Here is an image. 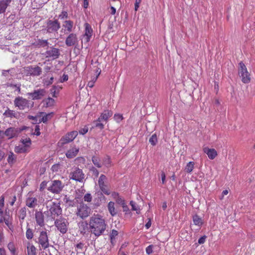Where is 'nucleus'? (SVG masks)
Listing matches in <instances>:
<instances>
[{
	"instance_id": "nucleus-1",
	"label": "nucleus",
	"mask_w": 255,
	"mask_h": 255,
	"mask_svg": "<svg viewBox=\"0 0 255 255\" xmlns=\"http://www.w3.org/2000/svg\"><path fill=\"white\" fill-rule=\"evenodd\" d=\"M89 226L91 234L98 237L104 234L107 224L103 216L99 214H94L90 219Z\"/></svg>"
},
{
	"instance_id": "nucleus-2",
	"label": "nucleus",
	"mask_w": 255,
	"mask_h": 255,
	"mask_svg": "<svg viewBox=\"0 0 255 255\" xmlns=\"http://www.w3.org/2000/svg\"><path fill=\"white\" fill-rule=\"evenodd\" d=\"M238 74L241 78L243 83L248 84L251 82V74L248 72L246 66L242 61L239 63Z\"/></svg>"
},
{
	"instance_id": "nucleus-3",
	"label": "nucleus",
	"mask_w": 255,
	"mask_h": 255,
	"mask_svg": "<svg viewBox=\"0 0 255 255\" xmlns=\"http://www.w3.org/2000/svg\"><path fill=\"white\" fill-rule=\"evenodd\" d=\"M91 211V208L82 201L80 203V205L77 208L76 215L82 219H84L90 215Z\"/></svg>"
},
{
	"instance_id": "nucleus-4",
	"label": "nucleus",
	"mask_w": 255,
	"mask_h": 255,
	"mask_svg": "<svg viewBox=\"0 0 255 255\" xmlns=\"http://www.w3.org/2000/svg\"><path fill=\"white\" fill-rule=\"evenodd\" d=\"M54 224L57 230L62 234H64L67 232L69 222L66 219L60 217L59 219H57L55 220Z\"/></svg>"
},
{
	"instance_id": "nucleus-5",
	"label": "nucleus",
	"mask_w": 255,
	"mask_h": 255,
	"mask_svg": "<svg viewBox=\"0 0 255 255\" xmlns=\"http://www.w3.org/2000/svg\"><path fill=\"white\" fill-rule=\"evenodd\" d=\"M78 135V132L74 130L69 132L64 136L61 137L58 142V145L62 147L64 144L72 141Z\"/></svg>"
},
{
	"instance_id": "nucleus-6",
	"label": "nucleus",
	"mask_w": 255,
	"mask_h": 255,
	"mask_svg": "<svg viewBox=\"0 0 255 255\" xmlns=\"http://www.w3.org/2000/svg\"><path fill=\"white\" fill-rule=\"evenodd\" d=\"M51 183V185L48 187L47 190L53 194H59L64 187V185L59 180H52Z\"/></svg>"
},
{
	"instance_id": "nucleus-7",
	"label": "nucleus",
	"mask_w": 255,
	"mask_h": 255,
	"mask_svg": "<svg viewBox=\"0 0 255 255\" xmlns=\"http://www.w3.org/2000/svg\"><path fill=\"white\" fill-rule=\"evenodd\" d=\"M46 31L48 33L57 32L60 28V23L57 19L46 21Z\"/></svg>"
},
{
	"instance_id": "nucleus-8",
	"label": "nucleus",
	"mask_w": 255,
	"mask_h": 255,
	"mask_svg": "<svg viewBox=\"0 0 255 255\" xmlns=\"http://www.w3.org/2000/svg\"><path fill=\"white\" fill-rule=\"evenodd\" d=\"M14 105L15 107H17L20 110H23L26 108H29V101L20 96L15 98Z\"/></svg>"
},
{
	"instance_id": "nucleus-9",
	"label": "nucleus",
	"mask_w": 255,
	"mask_h": 255,
	"mask_svg": "<svg viewBox=\"0 0 255 255\" xmlns=\"http://www.w3.org/2000/svg\"><path fill=\"white\" fill-rule=\"evenodd\" d=\"M85 175L81 169L78 167L75 168V170L70 173L69 178L70 179L78 181L79 182H83Z\"/></svg>"
},
{
	"instance_id": "nucleus-10",
	"label": "nucleus",
	"mask_w": 255,
	"mask_h": 255,
	"mask_svg": "<svg viewBox=\"0 0 255 255\" xmlns=\"http://www.w3.org/2000/svg\"><path fill=\"white\" fill-rule=\"evenodd\" d=\"M36 242H37V241ZM37 243L41 246L44 250L49 247L48 237L46 231L40 232Z\"/></svg>"
},
{
	"instance_id": "nucleus-11",
	"label": "nucleus",
	"mask_w": 255,
	"mask_h": 255,
	"mask_svg": "<svg viewBox=\"0 0 255 255\" xmlns=\"http://www.w3.org/2000/svg\"><path fill=\"white\" fill-rule=\"evenodd\" d=\"M49 211L52 216H54L53 218L54 219L55 216H59L62 214V210L60 207V203L52 202V205L50 206Z\"/></svg>"
},
{
	"instance_id": "nucleus-12",
	"label": "nucleus",
	"mask_w": 255,
	"mask_h": 255,
	"mask_svg": "<svg viewBox=\"0 0 255 255\" xmlns=\"http://www.w3.org/2000/svg\"><path fill=\"white\" fill-rule=\"evenodd\" d=\"M46 91L44 89L35 90L32 92L28 93L27 95L31 97L33 100H40L45 96Z\"/></svg>"
},
{
	"instance_id": "nucleus-13",
	"label": "nucleus",
	"mask_w": 255,
	"mask_h": 255,
	"mask_svg": "<svg viewBox=\"0 0 255 255\" xmlns=\"http://www.w3.org/2000/svg\"><path fill=\"white\" fill-rule=\"evenodd\" d=\"M19 134L17 128L14 127H9L4 131V135L7 137L8 139L16 138Z\"/></svg>"
},
{
	"instance_id": "nucleus-14",
	"label": "nucleus",
	"mask_w": 255,
	"mask_h": 255,
	"mask_svg": "<svg viewBox=\"0 0 255 255\" xmlns=\"http://www.w3.org/2000/svg\"><path fill=\"white\" fill-rule=\"evenodd\" d=\"M77 43V35L74 33H70L65 40V44L68 47L75 46Z\"/></svg>"
},
{
	"instance_id": "nucleus-15",
	"label": "nucleus",
	"mask_w": 255,
	"mask_h": 255,
	"mask_svg": "<svg viewBox=\"0 0 255 255\" xmlns=\"http://www.w3.org/2000/svg\"><path fill=\"white\" fill-rule=\"evenodd\" d=\"M59 49L55 47H51V50L45 52L46 57H53V59L58 58L60 55Z\"/></svg>"
},
{
	"instance_id": "nucleus-16",
	"label": "nucleus",
	"mask_w": 255,
	"mask_h": 255,
	"mask_svg": "<svg viewBox=\"0 0 255 255\" xmlns=\"http://www.w3.org/2000/svg\"><path fill=\"white\" fill-rule=\"evenodd\" d=\"M96 194L97 197L94 199V204L96 207H99L102 203L106 202V198L101 191H98Z\"/></svg>"
},
{
	"instance_id": "nucleus-17",
	"label": "nucleus",
	"mask_w": 255,
	"mask_h": 255,
	"mask_svg": "<svg viewBox=\"0 0 255 255\" xmlns=\"http://www.w3.org/2000/svg\"><path fill=\"white\" fill-rule=\"evenodd\" d=\"M89 223L87 221H81L78 223V226L80 229V233L84 235L87 232H90L89 227H88Z\"/></svg>"
},
{
	"instance_id": "nucleus-18",
	"label": "nucleus",
	"mask_w": 255,
	"mask_h": 255,
	"mask_svg": "<svg viewBox=\"0 0 255 255\" xmlns=\"http://www.w3.org/2000/svg\"><path fill=\"white\" fill-rule=\"evenodd\" d=\"M203 151L206 153L210 159L213 160L217 156V151L214 148H210L208 147L203 148Z\"/></svg>"
},
{
	"instance_id": "nucleus-19",
	"label": "nucleus",
	"mask_w": 255,
	"mask_h": 255,
	"mask_svg": "<svg viewBox=\"0 0 255 255\" xmlns=\"http://www.w3.org/2000/svg\"><path fill=\"white\" fill-rule=\"evenodd\" d=\"M27 71L30 75L33 76H39L42 73L41 68L38 66L35 67H33L32 66L27 67Z\"/></svg>"
},
{
	"instance_id": "nucleus-20",
	"label": "nucleus",
	"mask_w": 255,
	"mask_h": 255,
	"mask_svg": "<svg viewBox=\"0 0 255 255\" xmlns=\"http://www.w3.org/2000/svg\"><path fill=\"white\" fill-rule=\"evenodd\" d=\"M84 36H86V41L89 42L90 40V39L92 36V34L93 32V29L92 28L91 25L87 22H86L84 24Z\"/></svg>"
},
{
	"instance_id": "nucleus-21",
	"label": "nucleus",
	"mask_w": 255,
	"mask_h": 255,
	"mask_svg": "<svg viewBox=\"0 0 255 255\" xmlns=\"http://www.w3.org/2000/svg\"><path fill=\"white\" fill-rule=\"evenodd\" d=\"M35 220L37 225L40 227H43L44 224V216L41 211L35 212Z\"/></svg>"
},
{
	"instance_id": "nucleus-22",
	"label": "nucleus",
	"mask_w": 255,
	"mask_h": 255,
	"mask_svg": "<svg viewBox=\"0 0 255 255\" xmlns=\"http://www.w3.org/2000/svg\"><path fill=\"white\" fill-rule=\"evenodd\" d=\"M48 45L49 43L47 40H42L40 39L35 40L34 42L31 43V45L34 48L45 47L48 46Z\"/></svg>"
},
{
	"instance_id": "nucleus-23",
	"label": "nucleus",
	"mask_w": 255,
	"mask_h": 255,
	"mask_svg": "<svg viewBox=\"0 0 255 255\" xmlns=\"http://www.w3.org/2000/svg\"><path fill=\"white\" fill-rule=\"evenodd\" d=\"M113 115V112L111 110H104V112L102 113L99 118L97 119V121L101 122L104 120L107 121L108 119L111 117Z\"/></svg>"
},
{
	"instance_id": "nucleus-24",
	"label": "nucleus",
	"mask_w": 255,
	"mask_h": 255,
	"mask_svg": "<svg viewBox=\"0 0 255 255\" xmlns=\"http://www.w3.org/2000/svg\"><path fill=\"white\" fill-rule=\"evenodd\" d=\"M4 217L3 218L0 217V223H2L4 222L5 225L9 227V225H11L12 223H9V219L10 218V211L8 209H6L4 213Z\"/></svg>"
},
{
	"instance_id": "nucleus-25",
	"label": "nucleus",
	"mask_w": 255,
	"mask_h": 255,
	"mask_svg": "<svg viewBox=\"0 0 255 255\" xmlns=\"http://www.w3.org/2000/svg\"><path fill=\"white\" fill-rule=\"evenodd\" d=\"M79 151V148H76V147H74L71 149L68 150L66 152L65 155L67 158L69 159L73 158L75 157L78 153Z\"/></svg>"
},
{
	"instance_id": "nucleus-26",
	"label": "nucleus",
	"mask_w": 255,
	"mask_h": 255,
	"mask_svg": "<svg viewBox=\"0 0 255 255\" xmlns=\"http://www.w3.org/2000/svg\"><path fill=\"white\" fill-rule=\"evenodd\" d=\"M17 156L13 152L10 151L8 154L7 159V162L10 167H12L13 164L16 162Z\"/></svg>"
},
{
	"instance_id": "nucleus-27",
	"label": "nucleus",
	"mask_w": 255,
	"mask_h": 255,
	"mask_svg": "<svg viewBox=\"0 0 255 255\" xmlns=\"http://www.w3.org/2000/svg\"><path fill=\"white\" fill-rule=\"evenodd\" d=\"M3 115L6 117L10 118H19V113H15L13 111L10 110L9 109H7L3 113Z\"/></svg>"
},
{
	"instance_id": "nucleus-28",
	"label": "nucleus",
	"mask_w": 255,
	"mask_h": 255,
	"mask_svg": "<svg viewBox=\"0 0 255 255\" xmlns=\"http://www.w3.org/2000/svg\"><path fill=\"white\" fill-rule=\"evenodd\" d=\"M37 201L35 197H28L26 200V205L29 208H34L37 205Z\"/></svg>"
},
{
	"instance_id": "nucleus-29",
	"label": "nucleus",
	"mask_w": 255,
	"mask_h": 255,
	"mask_svg": "<svg viewBox=\"0 0 255 255\" xmlns=\"http://www.w3.org/2000/svg\"><path fill=\"white\" fill-rule=\"evenodd\" d=\"M193 221L194 224L198 227L197 230L200 229L203 224V220L202 218L197 215H195L193 217Z\"/></svg>"
},
{
	"instance_id": "nucleus-30",
	"label": "nucleus",
	"mask_w": 255,
	"mask_h": 255,
	"mask_svg": "<svg viewBox=\"0 0 255 255\" xmlns=\"http://www.w3.org/2000/svg\"><path fill=\"white\" fill-rule=\"evenodd\" d=\"M14 151L17 153H24L28 152L29 150L27 147H26L23 145H19L15 146Z\"/></svg>"
},
{
	"instance_id": "nucleus-31",
	"label": "nucleus",
	"mask_w": 255,
	"mask_h": 255,
	"mask_svg": "<svg viewBox=\"0 0 255 255\" xmlns=\"http://www.w3.org/2000/svg\"><path fill=\"white\" fill-rule=\"evenodd\" d=\"M114 205L115 203L112 201H110L108 205L109 211L112 216H114L117 214V211L115 210Z\"/></svg>"
},
{
	"instance_id": "nucleus-32",
	"label": "nucleus",
	"mask_w": 255,
	"mask_h": 255,
	"mask_svg": "<svg viewBox=\"0 0 255 255\" xmlns=\"http://www.w3.org/2000/svg\"><path fill=\"white\" fill-rule=\"evenodd\" d=\"M64 23L65 24H63V26L67 28V33L71 32L72 31L73 21L70 20H65Z\"/></svg>"
},
{
	"instance_id": "nucleus-33",
	"label": "nucleus",
	"mask_w": 255,
	"mask_h": 255,
	"mask_svg": "<svg viewBox=\"0 0 255 255\" xmlns=\"http://www.w3.org/2000/svg\"><path fill=\"white\" fill-rule=\"evenodd\" d=\"M27 249V254L28 255H36V249L33 245H31L30 243H28Z\"/></svg>"
},
{
	"instance_id": "nucleus-34",
	"label": "nucleus",
	"mask_w": 255,
	"mask_h": 255,
	"mask_svg": "<svg viewBox=\"0 0 255 255\" xmlns=\"http://www.w3.org/2000/svg\"><path fill=\"white\" fill-rule=\"evenodd\" d=\"M43 102L44 103V106L45 107H53L55 102L54 99L50 97L44 99Z\"/></svg>"
},
{
	"instance_id": "nucleus-35",
	"label": "nucleus",
	"mask_w": 255,
	"mask_h": 255,
	"mask_svg": "<svg viewBox=\"0 0 255 255\" xmlns=\"http://www.w3.org/2000/svg\"><path fill=\"white\" fill-rule=\"evenodd\" d=\"M130 205L131 206V210L135 211L137 214H140V210L139 207L138 206L136 205V203L135 202L133 201H130L129 202Z\"/></svg>"
},
{
	"instance_id": "nucleus-36",
	"label": "nucleus",
	"mask_w": 255,
	"mask_h": 255,
	"mask_svg": "<svg viewBox=\"0 0 255 255\" xmlns=\"http://www.w3.org/2000/svg\"><path fill=\"white\" fill-rule=\"evenodd\" d=\"M149 142L152 146H155L157 144L158 142V139L156 133L151 135L149 139Z\"/></svg>"
},
{
	"instance_id": "nucleus-37",
	"label": "nucleus",
	"mask_w": 255,
	"mask_h": 255,
	"mask_svg": "<svg viewBox=\"0 0 255 255\" xmlns=\"http://www.w3.org/2000/svg\"><path fill=\"white\" fill-rule=\"evenodd\" d=\"M20 142L22 143L24 146L29 148L31 144V140L30 138H26L25 139L21 138Z\"/></svg>"
},
{
	"instance_id": "nucleus-38",
	"label": "nucleus",
	"mask_w": 255,
	"mask_h": 255,
	"mask_svg": "<svg viewBox=\"0 0 255 255\" xmlns=\"http://www.w3.org/2000/svg\"><path fill=\"white\" fill-rule=\"evenodd\" d=\"M92 161L93 164L97 167L101 168L102 167V164L100 163V159L98 157L95 155L93 156L92 157Z\"/></svg>"
},
{
	"instance_id": "nucleus-39",
	"label": "nucleus",
	"mask_w": 255,
	"mask_h": 255,
	"mask_svg": "<svg viewBox=\"0 0 255 255\" xmlns=\"http://www.w3.org/2000/svg\"><path fill=\"white\" fill-rule=\"evenodd\" d=\"M102 184V185H99V187L101 190V192H102L103 194H105L107 195H110L111 192L109 189L106 188L107 186L105 184V183H103Z\"/></svg>"
},
{
	"instance_id": "nucleus-40",
	"label": "nucleus",
	"mask_w": 255,
	"mask_h": 255,
	"mask_svg": "<svg viewBox=\"0 0 255 255\" xmlns=\"http://www.w3.org/2000/svg\"><path fill=\"white\" fill-rule=\"evenodd\" d=\"M19 218L21 220H24L26 215V209L25 207L20 209L19 211Z\"/></svg>"
},
{
	"instance_id": "nucleus-41",
	"label": "nucleus",
	"mask_w": 255,
	"mask_h": 255,
	"mask_svg": "<svg viewBox=\"0 0 255 255\" xmlns=\"http://www.w3.org/2000/svg\"><path fill=\"white\" fill-rule=\"evenodd\" d=\"M114 195L117 196L118 198L116 199V202L117 204L122 205V206L126 204L125 200L119 196V194L118 193L114 192Z\"/></svg>"
},
{
	"instance_id": "nucleus-42",
	"label": "nucleus",
	"mask_w": 255,
	"mask_h": 255,
	"mask_svg": "<svg viewBox=\"0 0 255 255\" xmlns=\"http://www.w3.org/2000/svg\"><path fill=\"white\" fill-rule=\"evenodd\" d=\"M26 237L28 240H31L33 237V231L29 228H27L26 231Z\"/></svg>"
},
{
	"instance_id": "nucleus-43",
	"label": "nucleus",
	"mask_w": 255,
	"mask_h": 255,
	"mask_svg": "<svg viewBox=\"0 0 255 255\" xmlns=\"http://www.w3.org/2000/svg\"><path fill=\"white\" fill-rule=\"evenodd\" d=\"M7 248L12 255H14L15 254L16 249L14 245L12 242H10L8 244Z\"/></svg>"
},
{
	"instance_id": "nucleus-44",
	"label": "nucleus",
	"mask_w": 255,
	"mask_h": 255,
	"mask_svg": "<svg viewBox=\"0 0 255 255\" xmlns=\"http://www.w3.org/2000/svg\"><path fill=\"white\" fill-rule=\"evenodd\" d=\"M39 114L40 116L43 115L44 116L39 120L38 124H40L41 122H43V123H46L49 119L46 115V113L41 112H40Z\"/></svg>"
},
{
	"instance_id": "nucleus-45",
	"label": "nucleus",
	"mask_w": 255,
	"mask_h": 255,
	"mask_svg": "<svg viewBox=\"0 0 255 255\" xmlns=\"http://www.w3.org/2000/svg\"><path fill=\"white\" fill-rule=\"evenodd\" d=\"M6 8V4L4 3V1L0 0V14L4 13Z\"/></svg>"
},
{
	"instance_id": "nucleus-46",
	"label": "nucleus",
	"mask_w": 255,
	"mask_h": 255,
	"mask_svg": "<svg viewBox=\"0 0 255 255\" xmlns=\"http://www.w3.org/2000/svg\"><path fill=\"white\" fill-rule=\"evenodd\" d=\"M6 86H7V87H15V88H16L15 90L17 91V92L18 93L20 92V86H21L20 84L17 85V84H14L12 83H7L6 84Z\"/></svg>"
},
{
	"instance_id": "nucleus-47",
	"label": "nucleus",
	"mask_w": 255,
	"mask_h": 255,
	"mask_svg": "<svg viewBox=\"0 0 255 255\" xmlns=\"http://www.w3.org/2000/svg\"><path fill=\"white\" fill-rule=\"evenodd\" d=\"M60 166L61 164L59 163L54 164L52 166L51 169L52 171V172H57L59 170Z\"/></svg>"
},
{
	"instance_id": "nucleus-48",
	"label": "nucleus",
	"mask_w": 255,
	"mask_h": 255,
	"mask_svg": "<svg viewBox=\"0 0 255 255\" xmlns=\"http://www.w3.org/2000/svg\"><path fill=\"white\" fill-rule=\"evenodd\" d=\"M114 120L118 123H120L123 119V117L122 114H115L114 116Z\"/></svg>"
},
{
	"instance_id": "nucleus-49",
	"label": "nucleus",
	"mask_w": 255,
	"mask_h": 255,
	"mask_svg": "<svg viewBox=\"0 0 255 255\" xmlns=\"http://www.w3.org/2000/svg\"><path fill=\"white\" fill-rule=\"evenodd\" d=\"M14 70V69L13 68H11L7 70H3L2 72V75L5 77L7 76L8 74L10 76H13L12 73H13L12 71Z\"/></svg>"
},
{
	"instance_id": "nucleus-50",
	"label": "nucleus",
	"mask_w": 255,
	"mask_h": 255,
	"mask_svg": "<svg viewBox=\"0 0 255 255\" xmlns=\"http://www.w3.org/2000/svg\"><path fill=\"white\" fill-rule=\"evenodd\" d=\"M68 17V14L66 11L63 10L58 16V18L64 19Z\"/></svg>"
},
{
	"instance_id": "nucleus-51",
	"label": "nucleus",
	"mask_w": 255,
	"mask_h": 255,
	"mask_svg": "<svg viewBox=\"0 0 255 255\" xmlns=\"http://www.w3.org/2000/svg\"><path fill=\"white\" fill-rule=\"evenodd\" d=\"M53 80L54 78L51 77L49 80H44L43 83L44 84V85L48 86L53 83Z\"/></svg>"
},
{
	"instance_id": "nucleus-52",
	"label": "nucleus",
	"mask_w": 255,
	"mask_h": 255,
	"mask_svg": "<svg viewBox=\"0 0 255 255\" xmlns=\"http://www.w3.org/2000/svg\"><path fill=\"white\" fill-rule=\"evenodd\" d=\"M92 197L90 193H87L84 196V200L86 202H90L92 201Z\"/></svg>"
},
{
	"instance_id": "nucleus-53",
	"label": "nucleus",
	"mask_w": 255,
	"mask_h": 255,
	"mask_svg": "<svg viewBox=\"0 0 255 255\" xmlns=\"http://www.w3.org/2000/svg\"><path fill=\"white\" fill-rule=\"evenodd\" d=\"M107 179V177L104 174H101L99 178L98 183L99 185H103L104 183V180Z\"/></svg>"
},
{
	"instance_id": "nucleus-54",
	"label": "nucleus",
	"mask_w": 255,
	"mask_h": 255,
	"mask_svg": "<svg viewBox=\"0 0 255 255\" xmlns=\"http://www.w3.org/2000/svg\"><path fill=\"white\" fill-rule=\"evenodd\" d=\"M118 234L119 233L117 230L113 229L110 232V238L115 239V237L118 235Z\"/></svg>"
},
{
	"instance_id": "nucleus-55",
	"label": "nucleus",
	"mask_w": 255,
	"mask_h": 255,
	"mask_svg": "<svg viewBox=\"0 0 255 255\" xmlns=\"http://www.w3.org/2000/svg\"><path fill=\"white\" fill-rule=\"evenodd\" d=\"M40 127L39 125H36L35 127V132H32V135H36V136H39L40 134Z\"/></svg>"
},
{
	"instance_id": "nucleus-56",
	"label": "nucleus",
	"mask_w": 255,
	"mask_h": 255,
	"mask_svg": "<svg viewBox=\"0 0 255 255\" xmlns=\"http://www.w3.org/2000/svg\"><path fill=\"white\" fill-rule=\"evenodd\" d=\"M47 183L48 182L46 181H43L40 183L39 187L40 191L42 192L44 190V189L46 188L47 186Z\"/></svg>"
},
{
	"instance_id": "nucleus-57",
	"label": "nucleus",
	"mask_w": 255,
	"mask_h": 255,
	"mask_svg": "<svg viewBox=\"0 0 255 255\" xmlns=\"http://www.w3.org/2000/svg\"><path fill=\"white\" fill-rule=\"evenodd\" d=\"M78 203V200H70L68 203V207H74Z\"/></svg>"
},
{
	"instance_id": "nucleus-58",
	"label": "nucleus",
	"mask_w": 255,
	"mask_h": 255,
	"mask_svg": "<svg viewBox=\"0 0 255 255\" xmlns=\"http://www.w3.org/2000/svg\"><path fill=\"white\" fill-rule=\"evenodd\" d=\"M88 131V128L86 126L83 128H81L79 130V133L80 134L84 135Z\"/></svg>"
},
{
	"instance_id": "nucleus-59",
	"label": "nucleus",
	"mask_w": 255,
	"mask_h": 255,
	"mask_svg": "<svg viewBox=\"0 0 255 255\" xmlns=\"http://www.w3.org/2000/svg\"><path fill=\"white\" fill-rule=\"evenodd\" d=\"M101 122L97 121V120L95 121V127L99 128L100 129H103L104 128V125Z\"/></svg>"
},
{
	"instance_id": "nucleus-60",
	"label": "nucleus",
	"mask_w": 255,
	"mask_h": 255,
	"mask_svg": "<svg viewBox=\"0 0 255 255\" xmlns=\"http://www.w3.org/2000/svg\"><path fill=\"white\" fill-rule=\"evenodd\" d=\"M185 171L188 173L191 172V161H190L187 163L185 168Z\"/></svg>"
},
{
	"instance_id": "nucleus-61",
	"label": "nucleus",
	"mask_w": 255,
	"mask_h": 255,
	"mask_svg": "<svg viewBox=\"0 0 255 255\" xmlns=\"http://www.w3.org/2000/svg\"><path fill=\"white\" fill-rule=\"evenodd\" d=\"M123 211L125 212L126 214H130L131 212L129 209L128 206L126 205V204L123 205L122 206Z\"/></svg>"
},
{
	"instance_id": "nucleus-62",
	"label": "nucleus",
	"mask_w": 255,
	"mask_h": 255,
	"mask_svg": "<svg viewBox=\"0 0 255 255\" xmlns=\"http://www.w3.org/2000/svg\"><path fill=\"white\" fill-rule=\"evenodd\" d=\"M57 88V86L55 85H53L52 87V88L50 89V92L51 94L52 95V97H56V90Z\"/></svg>"
},
{
	"instance_id": "nucleus-63",
	"label": "nucleus",
	"mask_w": 255,
	"mask_h": 255,
	"mask_svg": "<svg viewBox=\"0 0 255 255\" xmlns=\"http://www.w3.org/2000/svg\"><path fill=\"white\" fill-rule=\"evenodd\" d=\"M206 239H207L206 236H205V235L203 236L198 240V244H200V245L203 244L205 242Z\"/></svg>"
},
{
	"instance_id": "nucleus-64",
	"label": "nucleus",
	"mask_w": 255,
	"mask_h": 255,
	"mask_svg": "<svg viewBox=\"0 0 255 255\" xmlns=\"http://www.w3.org/2000/svg\"><path fill=\"white\" fill-rule=\"evenodd\" d=\"M153 247V246L152 245H150L146 248V253L147 254L150 255L152 253Z\"/></svg>"
}]
</instances>
